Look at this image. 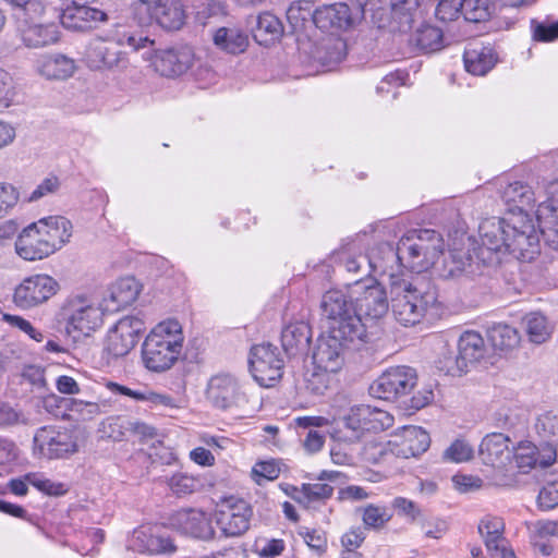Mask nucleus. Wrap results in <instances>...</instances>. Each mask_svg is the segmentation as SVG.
I'll use <instances>...</instances> for the list:
<instances>
[{"instance_id": "15", "label": "nucleus", "mask_w": 558, "mask_h": 558, "mask_svg": "<svg viewBox=\"0 0 558 558\" xmlns=\"http://www.w3.org/2000/svg\"><path fill=\"white\" fill-rule=\"evenodd\" d=\"M314 24L324 32L345 31L363 17V9L335 3L317 8L312 14Z\"/></svg>"}, {"instance_id": "1", "label": "nucleus", "mask_w": 558, "mask_h": 558, "mask_svg": "<svg viewBox=\"0 0 558 558\" xmlns=\"http://www.w3.org/2000/svg\"><path fill=\"white\" fill-rule=\"evenodd\" d=\"M500 196L508 207L505 218H490L480 225V243L471 258L487 267H496L508 255L531 262L538 254L539 238L527 214L535 203L532 187L521 181H499Z\"/></svg>"}, {"instance_id": "6", "label": "nucleus", "mask_w": 558, "mask_h": 558, "mask_svg": "<svg viewBox=\"0 0 558 558\" xmlns=\"http://www.w3.org/2000/svg\"><path fill=\"white\" fill-rule=\"evenodd\" d=\"M101 304H96L86 295H71L62 303L57 318L63 325L64 331L73 339L89 337L104 324Z\"/></svg>"}, {"instance_id": "35", "label": "nucleus", "mask_w": 558, "mask_h": 558, "mask_svg": "<svg viewBox=\"0 0 558 558\" xmlns=\"http://www.w3.org/2000/svg\"><path fill=\"white\" fill-rule=\"evenodd\" d=\"M37 71L50 80H65L75 71L74 60L63 56H45L37 63Z\"/></svg>"}, {"instance_id": "13", "label": "nucleus", "mask_w": 558, "mask_h": 558, "mask_svg": "<svg viewBox=\"0 0 558 558\" xmlns=\"http://www.w3.org/2000/svg\"><path fill=\"white\" fill-rule=\"evenodd\" d=\"M366 340H350L345 335L338 336L331 331L323 335L313 353V361L317 369L336 373L344 362L343 353L348 344H362Z\"/></svg>"}, {"instance_id": "30", "label": "nucleus", "mask_w": 558, "mask_h": 558, "mask_svg": "<svg viewBox=\"0 0 558 558\" xmlns=\"http://www.w3.org/2000/svg\"><path fill=\"white\" fill-rule=\"evenodd\" d=\"M57 402L58 408H63L69 413L68 415L77 421H89L105 412L108 407L106 401H84L77 398H61L52 396L48 398L45 403L49 407L50 402Z\"/></svg>"}, {"instance_id": "50", "label": "nucleus", "mask_w": 558, "mask_h": 558, "mask_svg": "<svg viewBox=\"0 0 558 558\" xmlns=\"http://www.w3.org/2000/svg\"><path fill=\"white\" fill-rule=\"evenodd\" d=\"M130 425L131 421H128L124 416H111L101 423L100 432L104 437L121 441L130 430Z\"/></svg>"}, {"instance_id": "51", "label": "nucleus", "mask_w": 558, "mask_h": 558, "mask_svg": "<svg viewBox=\"0 0 558 558\" xmlns=\"http://www.w3.org/2000/svg\"><path fill=\"white\" fill-rule=\"evenodd\" d=\"M324 54H319L318 60L327 66L338 64L345 56V43L339 37L329 38L323 46Z\"/></svg>"}, {"instance_id": "16", "label": "nucleus", "mask_w": 558, "mask_h": 558, "mask_svg": "<svg viewBox=\"0 0 558 558\" xmlns=\"http://www.w3.org/2000/svg\"><path fill=\"white\" fill-rule=\"evenodd\" d=\"M252 509L243 499L229 498L220 506L216 521L226 536H239L250 527Z\"/></svg>"}, {"instance_id": "47", "label": "nucleus", "mask_w": 558, "mask_h": 558, "mask_svg": "<svg viewBox=\"0 0 558 558\" xmlns=\"http://www.w3.org/2000/svg\"><path fill=\"white\" fill-rule=\"evenodd\" d=\"M167 483L171 492L179 497L193 494L203 485L198 477L184 472L173 474Z\"/></svg>"}, {"instance_id": "45", "label": "nucleus", "mask_w": 558, "mask_h": 558, "mask_svg": "<svg viewBox=\"0 0 558 558\" xmlns=\"http://www.w3.org/2000/svg\"><path fill=\"white\" fill-rule=\"evenodd\" d=\"M512 459L517 468L526 473L537 465V447L529 440L521 441L512 451Z\"/></svg>"}, {"instance_id": "10", "label": "nucleus", "mask_w": 558, "mask_h": 558, "mask_svg": "<svg viewBox=\"0 0 558 558\" xmlns=\"http://www.w3.org/2000/svg\"><path fill=\"white\" fill-rule=\"evenodd\" d=\"M60 286L51 276L37 274L25 278L14 290L13 301L22 310L46 303L58 293Z\"/></svg>"}, {"instance_id": "43", "label": "nucleus", "mask_w": 558, "mask_h": 558, "mask_svg": "<svg viewBox=\"0 0 558 558\" xmlns=\"http://www.w3.org/2000/svg\"><path fill=\"white\" fill-rule=\"evenodd\" d=\"M487 335L493 347L501 351L513 349L520 342L518 330L505 323L494 324L489 327Z\"/></svg>"}, {"instance_id": "7", "label": "nucleus", "mask_w": 558, "mask_h": 558, "mask_svg": "<svg viewBox=\"0 0 558 558\" xmlns=\"http://www.w3.org/2000/svg\"><path fill=\"white\" fill-rule=\"evenodd\" d=\"M398 248L403 266L421 272L433 266L442 254L444 241L434 230H411L399 240Z\"/></svg>"}, {"instance_id": "60", "label": "nucleus", "mask_w": 558, "mask_h": 558, "mask_svg": "<svg viewBox=\"0 0 558 558\" xmlns=\"http://www.w3.org/2000/svg\"><path fill=\"white\" fill-rule=\"evenodd\" d=\"M20 9L29 20H36L44 14H51L52 16H58L59 14L57 9L46 0H27Z\"/></svg>"}, {"instance_id": "41", "label": "nucleus", "mask_w": 558, "mask_h": 558, "mask_svg": "<svg viewBox=\"0 0 558 558\" xmlns=\"http://www.w3.org/2000/svg\"><path fill=\"white\" fill-rule=\"evenodd\" d=\"M458 352L466 366L478 362L486 352L483 337L476 331H464L458 342Z\"/></svg>"}, {"instance_id": "23", "label": "nucleus", "mask_w": 558, "mask_h": 558, "mask_svg": "<svg viewBox=\"0 0 558 558\" xmlns=\"http://www.w3.org/2000/svg\"><path fill=\"white\" fill-rule=\"evenodd\" d=\"M365 244L362 236L347 239L333 255L348 272L371 275L372 268L369 258L363 254Z\"/></svg>"}, {"instance_id": "42", "label": "nucleus", "mask_w": 558, "mask_h": 558, "mask_svg": "<svg viewBox=\"0 0 558 558\" xmlns=\"http://www.w3.org/2000/svg\"><path fill=\"white\" fill-rule=\"evenodd\" d=\"M411 43L423 52H435L444 47V34L439 27L423 24L412 35Z\"/></svg>"}, {"instance_id": "46", "label": "nucleus", "mask_w": 558, "mask_h": 558, "mask_svg": "<svg viewBox=\"0 0 558 558\" xmlns=\"http://www.w3.org/2000/svg\"><path fill=\"white\" fill-rule=\"evenodd\" d=\"M25 478L28 481L29 485L34 486L37 490L48 496H62L69 490L66 484L49 480L43 473H27L25 474Z\"/></svg>"}, {"instance_id": "44", "label": "nucleus", "mask_w": 558, "mask_h": 558, "mask_svg": "<svg viewBox=\"0 0 558 558\" xmlns=\"http://www.w3.org/2000/svg\"><path fill=\"white\" fill-rule=\"evenodd\" d=\"M526 335L531 342L544 343L551 333V326L547 318L537 312L529 313L523 318Z\"/></svg>"}, {"instance_id": "34", "label": "nucleus", "mask_w": 558, "mask_h": 558, "mask_svg": "<svg viewBox=\"0 0 558 558\" xmlns=\"http://www.w3.org/2000/svg\"><path fill=\"white\" fill-rule=\"evenodd\" d=\"M21 38L28 48L53 45L60 39L59 26L56 23L32 24L21 31Z\"/></svg>"}, {"instance_id": "36", "label": "nucleus", "mask_w": 558, "mask_h": 558, "mask_svg": "<svg viewBox=\"0 0 558 558\" xmlns=\"http://www.w3.org/2000/svg\"><path fill=\"white\" fill-rule=\"evenodd\" d=\"M430 445V438L426 430L418 426H404L402 428V444L398 454L404 458L417 457L425 452Z\"/></svg>"}, {"instance_id": "2", "label": "nucleus", "mask_w": 558, "mask_h": 558, "mask_svg": "<svg viewBox=\"0 0 558 558\" xmlns=\"http://www.w3.org/2000/svg\"><path fill=\"white\" fill-rule=\"evenodd\" d=\"M391 311L395 318L404 326L418 324L424 317L439 316L442 303L436 287L429 281L390 275Z\"/></svg>"}, {"instance_id": "52", "label": "nucleus", "mask_w": 558, "mask_h": 558, "mask_svg": "<svg viewBox=\"0 0 558 558\" xmlns=\"http://www.w3.org/2000/svg\"><path fill=\"white\" fill-rule=\"evenodd\" d=\"M537 435L545 440L558 436V411H546L538 415L535 422Z\"/></svg>"}, {"instance_id": "49", "label": "nucleus", "mask_w": 558, "mask_h": 558, "mask_svg": "<svg viewBox=\"0 0 558 558\" xmlns=\"http://www.w3.org/2000/svg\"><path fill=\"white\" fill-rule=\"evenodd\" d=\"M286 549V542L281 538L257 537L252 551L259 558H276Z\"/></svg>"}, {"instance_id": "54", "label": "nucleus", "mask_w": 558, "mask_h": 558, "mask_svg": "<svg viewBox=\"0 0 558 558\" xmlns=\"http://www.w3.org/2000/svg\"><path fill=\"white\" fill-rule=\"evenodd\" d=\"M437 367L439 371L450 376H461L468 368L460 354H454L449 350L441 354L437 362Z\"/></svg>"}, {"instance_id": "58", "label": "nucleus", "mask_w": 558, "mask_h": 558, "mask_svg": "<svg viewBox=\"0 0 558 558\" xmlns=\"http://www.w3.org/2000/svg\"><path fill=\"white\" fill-rule=\"evenodd\" d=\"M280 474V468L275 461H260L255 463L251 476L253 481L262 485L264 481H274Z\"/></svg>"}, {"instance_id": "21", "label": "nucleus", "mask_w": 558, "mask_h": 558, "mask_svg": "<svg viewBox=\"0 0 558 558\" xmlns=\"http://www.w3.org/2000/svg\"><path fill=\"white\" fill-rule=\"evenodd\" d=\"M156 23L167 31L180 29L185 21V13L180 0H138Z\"/></svg>"}, {"instance_id": "14", "label": "nucleus", "mask_w": 558, "mask_h": 558, "mask_svg": "<svg viewBox=\"0 0 558 558\" xmlns=\"http://www.w3.org/2000/svg\"><path fill=\"white\" fill-rule=\"evenodd\" d=\"M357 315L366 320L383 318L389 308L386 291L379 283L363 284L359 280L351 290Z\"/></svg>"}, {"instance_id": "22", "label": "nucleus", "mask_w": 558, "mask_h": 558, "mask_svg": "<svg viewBox=\"0 0 558 558\" xmlns=\"http://www.w3.org/2000/svg\"><path fill=\"white\" fill-rule=\"evenodd\" d=\"M170 524L183 534L196 538H209L214 531L207 514L197 509H181L170 518Z\"/></svg>"}, {"instance_id": "27", "label": "nucleus", "mask_w": 558, "mask_h": 558, "mask_svg": "<svg viewBox=\"0 0 558 558\" xmlns=\"http://www.w3.org/2000/svg\"><path fill=\"white\" fill-rule=\"evenodd\" d=\"M367 256L369 258L372 274L388 276L389 284L391 274L408 277L401 269L403 264L401 263L398 246L393 248V246L388 243L379 244L372 254Z\"/></svg>"}, {"instance_id": "59", "label": "nucleus", "mask_w": 558, "mask_h": 558, "mask_svg": "<svg viewBox=\"0 0 558 558\" xmlns=\"http://www.w3.org/2000/svg\"><path fill=\"white\" fill-rule=\"evenodd\" d=\"M435 14L440 21H454L463 15V0H439Z\"/></svg>"}, {"instance_id": "31", "label": "nucleus", "mask_w": 558, "mask_h": 558, "mask_svg": "<svg viewBox=\"0 0 558 558\" xmlns=\"http://www.w3.org/2000/svg\"><path fill=\"white\" fill-rule=\"evenodd\" d=\"M424 0H390V27L393 31L408 32L422 17Z\"/></svg>"}, {"instance_id": "63", "label": "nucleus", "mask_w": 558, "mask_h": 558, "mask_svg": "<svg viewBox=\"0 0 558 558\" xmlns=\"http://www.w3.org/2000/svg\"><path fill=\"white\" fill-rule=\"evenodd\" d=\"M146 550L150 555L170 554L175 550V546L169 536L150 530V543L146 546Z\"/></svg>"}, {"instance_id": "39", "label": "nucleus", "mask_w": 558, "mask_h": 558, "mask_svg": "<svg viewBox=\"0 0 558 558\" xmlns=\"http://www.w3.org/2000/svg\"><path fill=\"white\" fill-rule=\"evenodd\" d=\"M214 44L228 53L236 54L245 51L248 38L239 28L220 27L214 34Z\"/></svg>"}, {"instance_id": "62", "label": "nucleus", "mask_w": 558, "mask_h": 558, "mask_svg": "<svg viewBox=\"0 0 558 558\" xmlns=\"http://www.w3.org/2000/svg\"><path fill=\"white\" fill-rule=\"evenodd\" d=\"M329 372L316 371L305 378V389L314 396H323L329 385Z\"/></svg>"}, {"instance_id": "48", "label": "nucleus", "mask_w": 558, "mask_h": 558, "mask_svg": "<svg viewBox=\"0 0 558 558\" xmlns=\"http://www.w3.org/2000/svg\"><path fill=\"white\" fill-rule=\"evenodd\" d=\"M494 10V0H463L465 21L478 23L486 21Z\"/></svg>"}, {"instance_id": "57", "label": "nucleus", "mask_w": 558, "mask_h": 558, "mask_svg": "<svg viewBox=\"0 0 558 558\" xmlns=\"http://www.w3.org/2000/svg\"><path fill=\"white\" fill-rule=\"evenodd\" d=\"M484 542L492 556L500 558H515L513 549L508 546V541L504 537L502 533L490 536L488 535L484 538Z\"/></svg>"}, {"instance_id": "20", "label": "nucleus", "mask_w": 558, "mask_h": 558, "mask_svg": "<svg viewBox=\"0 0 558 558\" xmlns=\"http://www.w3.org/2000/svg\"><path fill=\"white\" fill-rule=\"evenodd\" d=\"M140 292L141 286L134 277H123L107 289L100 304L106 312L116 313L133 304Z\"/></svg>"}, {"instance_id": "5", "label": "nucleus", "mask_w": 558, "mask_h": 558, "mask_svg": "<svg viewBox=\"0 0 558 558\" xmlns=\"http://www.w3.org/2000/svg\"><path fill=\"white\" fill-rule=\"evenodd\" d=\"M353 301L354 298L340 290H329L322 298V315L328 320V330L333 335L366 340V323L357 315Z\"/></svg>"}, {"instance_id": "64", "label": "nucleus", "mask_w": 558, "mask_h": 558, "mask_svg": "<svg viewBox=\"0 0 558 558\" xmlns=\"http://www.w3.org/2000/svg\"><path fill=\"white\" fill-rule=\"evenodd\" d=\"M538 507L542 510H551L558 506V482H550L543 486L537 496Z\"/></svg>"}, {"instance_id": "29", "label": "nucleus", "mask_w": 558, "mask_h": 558, "mask_svg": "<svg viewBox=\"0 0 558 558\" xmlns=\"http://www.w3.org/2000/svg\"><path fill=\"white\" fill-rule=\"evenodd\" d=\"M463 61L464 68L469 73L483 76L496 65L498 57L492 47L473 43L465 49Z\"/></svg>"}, {"instance_id": "19", "label": "nucleus", "mask_w": 558, "mask_h": 558, "mask_svg": "<svg viewBox=\"0 0 558 558\" xmlns=\"http://www.w3.org/2000/svg\"><path fill=\"white\" fill-rule=\"evenodd\" d=\"M194 62V52L191 47L182 46L158 50L155 53L153 65L162 76L174 77L185 73Z\"/></svg>"}, {"instance_id": "11", "label": "nucleus", "mask_w": 558, "mask_h": 558, "mask_svg": "<svg viewBox=\"0 0 558 558\" xmlns=\"http://www.w3.org/2000/svg\"><path fill=\"white\" fill-rule=\"evenodd\" d=\"M206 395L209 402L221 410L239 408L248 401L246 388L228 373L213 376L207 384Z\"/></svg>"}, {"instance_id": "8", "label": "nucleus", "mask_w": 558, "mask_h": 558, "mask_svg": "<svg viewBox=\"0 0 558 558\" xmlns=\"http://www.w3.org/2000/svg\"><path fill=\"white\" fill-rule=\"evenodd\" d=\"M248 365L253 378L262 387H271L282 376L283 360L278 348L270 343L252 347Z\"/></svg>"}, {"instance_id": "3", "label": "nucleus", "mask_w": 558, "mask_h": 558, "mask_svg": "<svg viewBox=\"0 0 558 558\" xmlns=\"http://www.w3.org/2000/svg\"><path fill=\"white\" fill-rule=\"evenodd\" d=\"M149 39L134 32L118 33L114 37H95L85 50V61L88 68L99 71L124 70L129 64L126 53L122 46H129L134 50L146 47Z\"/></svg>"}, {"instance_id": "53", "label": "nucleus", "mask_w": 558, "mask_h": 558, "mask_svg": "<svg viewBox=\"0 0 558 558\" xmlns=\"http://www.w3.org/2000/svg\"><path fill=\"white\" fill-rule=\"evenodd\" d=\"M392 514L384 506L368 505L363 509L362 520L367 527L379 530L386 525Z\"/></svg>"}, {"instance_id": "24", "label": "nucleus", "mask_w": 558, "mask_h": 558, "mask_svg": "<svg viewBox=\"0 0 558 558\" xmlns=\"http://www.w3.org/2000/svg\"><path fill=\"white\" fill-rule=\"evenodd\" d=\"M178 348H169L146 336L142 347V359L145 367L151 372H165L179 360Z\"/></svg>"}, {"instance_id": "25", "label": "nucleus", "mask_w": 558, "mask_h": 558, "mask_svg": "<svg viewBox=\"0 0 558 558\" xmlns=\"http://www.w3.org/2000/svg\"><path fill=\"white\" fill-rule=\"evenodd\" d=\"M510 438L501 433L484 437L480 446V457L486 465L502 469L511 462Z\"/></svg>"}, {"instance_id": "56", "label": "nucleus", "mask_w": 558, "mask_h": 558, "mask_svg": "<svg viewBox=\"0 0 558 558\" xmlns=\"http://www.w3.org/2000/svg\"><path fill=\"white\" fill-rule=\"evenodd\" d=\"M473 448L464 440H454L444 452L446 461L461 463L466 462L473 457Z\"/></svg>"}, {"instance_id": "37", "label": "nucleus", "mask_w": 558, "mask_h": 558, "mask_svg": "<svg viewBox=\"0 0 558 558\" xmlns=\"http://www.w3.org/2000/svg\"><path fill=\"white\" fill-rule=\"evenodd\" d=\"M169 348H178L182 352L184 335L181 324L177 319H166L157 324L147 335Z\"/></svg>"}, {"instance_id": "12", "label": "nucleus", "mask_w": 558, "mask_h": 558, "mask_svg": "<svg viewBox=\"0 0 558 558\" xmlns=\"http://www.w3.org/2000/svg\"><path fill=\"white\" fill-rule=\"evenodd\" d=\"M145 330L144 322L135 316L119 319L107 332L105 349L113 357H122L131 352Z\"/></svg>"}, {"instance_id": "28", "label": "nucleus", "mask_w": 558, "mask_h": 558, "mask_svg": "<svg viewBox=\"0 0 558 558\" xmlns=\"http://www.w3.org/2000/svg\"><path fill=\"white\" fill-rule=\"evenodd\" d=\"M53 253L60 250L72 236V223L63 216H49L34 222Z\"/></svg>"}, {"instance_id": "26", "label": "nucleus", "mask_w": 558, "mask_h": 558, "mask_svg": "<svg viewBox=\"0 0 558 558\" xmlns=\"http://www.w3.org/2000/svg\"><path fill=\"white\" fill-rule=\"evenodd\" d=\"M15 251L21 258L29 262L43 259L53 254L49 241L45 240L35 223L26 227L19 235L15 242Z\"/></svg>"}, {"instance_id": "61", "label": "nucleus", "mask_w": 558, "mask_h": 558, "mask_svg": "<svg viewBox=\"0 0 558 558\" xmlns=\"http://www.w3.org/2000/svg\"><path fill=\"white\" fill-rule=\"evenodd\" d=\"M533 39L549 43L558 39V21L553 23L532 21Z\"/></svg>"}, {"instance_id": "32", "label": "nucleus", "mask_w": 558, "mask_h": 558, "mask_svg": "<svg viewBox=\"0 0 558 558\" xmlns=\"http://www.w3.org/2000/svg\"><path fill=\"white\" fill-rule=\"evenodd\" d=\"M546 198L541 202L536 209V219L542 233L546 229L558 232V180L548 182L545 185Z\"/></svg>"}, {"instance_id": "33", "label": "nucleus", "mask_w": 558, "mask_h": 558, "mask_svg": "<svg viewBox=\"0 0 558 558\" xmlns=\"http://www.w3.org/2000/svg\"><path fill=\"white\" fill-rule=\"evenodd\" d=\"M311 327L305 322H295L284 326L281 332L282 348L289 355L306 351L311 341Z\"/></svg>"}, {"instance_id": "55", "label": "nucleus", "mask_w": 558, "mask_h": 558, "mask_svg": "<svg viewBox=\"0 0 558 558\" xmlns=\"http://www.w3.org/2000/svg\"><path fill=\"white\" fill-rule=\"evenodd\" d=\"M390 445V441L388 444H385L380 441L377 437H371L368 440H366L362 449L363 459L369 463L380 462L388 453V447Z\"/></svg>"}, {"instance_id": "9", "label": "nucleus", "mask_w": 558, "mask_h": 558, "mask_svg": "<svg viewBox=\"0 0 558 558\" xmlns=\"http://www.w3.org/2000/svg\"><path fill=\"white\" fill-rule=\"evenodd\" d=\"M417 375L409 366L390 367L371 386V393L383 400L395 401L408 395L416 385Z\"/></svg>"}, {"instance_id": "40", "label": "nucleus", "mask_w": 558, "mask_h": 558, "mask_svg": "<svg viewBox=\"0 0 558 558\" xmlns=\"http://www.w3.org/2000/svg\"><path fill=\"white\" fill-rule=\"evenodd\" d=\"M333 494V487L326 483L303 484L301 489L296 490L293 497L304 508H317L324 504Z\"/></svg>"}, {"instance_id": "38", "label": "nucleus", "mask_w": 558, "mask_h": 558, "mask_svg": "<svg viewBox=\"0 0 558 558\" xmlns=\"http://www.w3.org/2000/svg\"><path fill=\"white\" fill-rule=\"evenodd\" d=\"M283 34L281 21L269 12L258 15L257 23L253 29L254 39L263 46H268L278 40Z\"/></svg>"}, {"instance_id": "17", "label": "nucleus", "mask_w": 558, "mask_h": 558, "mask_svg": "<svg viewBox=\"0 0 558 558\" xmlns=\"http://www.w3.org/2000/svg\"><path fill=\"white\" fill-rule=\"evenodd\" d=\"M34 449L41 457L60 459L76 452L77 445L70 433L43 427L34 436Z\"/></svg>"}, {"instance_id": "4", "label": "nucleus", "mask_w": 558, "mask_h": 558, "mask_svg": "<svg viewBox=\"0 0 558 558\" xmlns=\"http://www.w3.org/2000/svg\"><path fill=\"white\" fill-rule=\"evenodd\" d=\"M393 425V416L367 404L349 409L332 428L330 436L339 442H356L369 434H377Z\"/></svg>"}, {"instance_id": "18", "label": "nucleus", "mask_w": 558, "mask_h": 558, "mask_svg": "<svg viewBox=\"0 0 558 558\" xmlns=\"http://www.w3.org/2000/svg\"><path fill=\"white\" fill-rule=\"evenodd\" d=\"M88 3L80 2L66 4L58 14L60 22L64 28L75 32H86L98 26L99 23L106 22L107 14L96 8L87 5Z\"/></svg>"}]
</instances>
